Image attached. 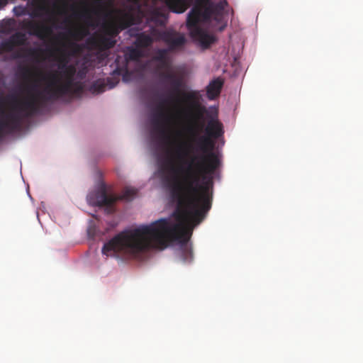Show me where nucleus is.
I'll return each instance as SVG.
<instances>
[{
	"instance_id": "obj_1",
	"label": "nucleus",
	"mask_w": 363,
	"mask_h": 363,
	"mask_svg": "<svg viewBox=\"0 0 363 363\" xmlns=\"http://www.w3.org/2000/svg\"><path fill=\"white\" fill-rule=\"evenodd\" d=\"M224 133L223 126L217 117L211 116L205 135L194 138L189 143L177 144L169 152L171 159L186 164L182 169V182L172 183L167 178L170 199L177 203L170 218H161L150 225L123 231L102 247L103 255L115 257L118 254L136 257L151 249L163 250L169 242L177 240L181 243V257L184 262L192 259V252L187 247L193 228L206 217L212 205L213 174L221 164L218 155L213 152L214 140Z\"/></svg>"
},
{
	"instance_id": "obj_2",
	"label": "nucleus",
	"mask_w": 363,
	"mask_h": 363,
	"mask_svg": "<svg viewBox=\"0 0 363 363\" xmlns=\"http://www.w3.org/2000/svg\"><path fill=\"white\" fill-rule=\"evenodd\" d=\"M160 69H165L167 72H161L160 77L163 82L169 84L170 89L168 94L167 99L164 100L163 103L169 101L179 102V96H182V101L186 105L188 111L192 113L195 123L194 126L189 129L191 133L194 134L195 130H201L203 127V123H198V121L203 118V113L206 112V108L200 103V95L196 91H182L181 89L184 86V79L182 76L171 71V65L168 59H163L160 65Z\"/></svg>"
},
{
	"instance_id": "obj_3",
	"label": "nucleus",
	"mask_w": 363,
	"mask_h": 363,
	"mask_svg": "<svg viewBox=\"0 0 363 363\" xmlns=\"http://www.w3.org/2000/svg\"><path fill=\"white\" fill-rule=\"evenodd\" d=\"M58 69L43 74L42 80L46 82V86L40 91L41 99L45 101H55L62 96L72 94L82 90L81 85L74 84L76 67L73 65H68L67 58L62 57L59 60Z\"/></svg>"
},
{
	"instance_id": "obj_4",
	"label": "nucleus",
	"mask_w": 363,
	"mask_h": 363,
	"mask_svg": "<svg viewBox=\"0 0 363 363\" xmlns=\"http://www.w3.org/2000/svg\"><path fill=\"white\" fill-rule=\"evenodd\" d=\"M196 5L190 11L186 19V26L193 38L198 40L202 47L207 48L216 41V38L201 28L199 23L201 18L206 21L213 18L219 21L228 6L226 0L215 3L212 0H196Z\"/></svg>"
},
{
	"instance_id": "obj_5",
	"label": "nucleus",
	"mask_w": 363,
	"mask_h": 363,
	"mask_svg": "<svg viewBox=\"0 0 363 363\" xmlns=\"http://www.w3.org/2000/svg\"><path fill=\"white\" fill-rule=\"evenodd\" d=\"M40 99L39 91L36 94L31 95L29 99L19 101L16 96L12 97V110L14 111L6 116V120L0 122V131L8 129L10 131L18 130L22 124L23 118H30L38 113L43 103L47 102Z\"/></svg>"
},
{
	"instance_id": "obj_6",
	"label": "nucleus",
	"mask_w": 363,
	"mask_h": 363,
	"mask_svg": "<svg viewBox=\"0 0 363 363\" xmlns=\"http://www.w3.org/2000/svg\"><path fill=\"white\" fill-rule=\"evenodd\" d=\"M33 5L36 6L33 16H42L47 15L48 16V21L51 25H47L44 23L35 22L30 20H24L21 23V27L23 29L29 30V34L35 35L40 40L48 38L53 32V28H57V18L53 15L52 11L48 6L49 0H32Z\"/></svg>"
},
{
	"instance_id": "obj_7",
	"label": "nucleus",
	"mask_w": 363,
	"mask_h": 363,
	"mask_svg": "<svg viewBox=\"0 0 363 363\" xmlns=\"http://www.w3.org/2000/svg\"><path fill=\"white\" fill-rule=\"evenodd\" d=\"M138 190L133 187H126L123 189L121 196L118 198L107 193L105 185H101L99 189L88 194V203L94 206H111L118 199L131 201L137 194Z\"/></svg>"
},
{
	"instance_id": "obj_8",
	"label": "nucleus",
	"mask_w": 363,
	"mask_h": 363,
	"mask_svg": "<svg viewBox=\"0 0 363 363\" xmlns=\"http://www.w3.org/2000/svg\"><path fill=\"white\" fill-rule=\"evenodd\" d=\"M160 39L168 46L169 50L182 49L186 43L185 36L174 30H164L160 34Z\"/></svg>"
},
{
	"instance_id": "obj_9",
	"label": "nucleus",
	"mask_w": 363,
	"mask_h": 363,
	"mask_svg": "<svg viewBox=\"0 0 363 363\" xmlns=\"http://www.w3.org/2000/svg\"><path fill=\"white\" fill-rule=\"evenodd\" d=\"M133 24V18L128 14L123 16L117 22H111L104 26L105 35L115 39L121 30Z\"/></svg>"
},
{
	"instance_id": "obj_10",
	"label": "nucleus",
	"mask_w": 363,
	"mask_h": 363,
	"mask_svg": "<svg viewBox=\"0 0 363 363\" xmlns=\"http://www.w3.org/2000/svg\"><path fill=\"white\" fill-rule=\"evenodd\" d=\"M27 43V37L24 33L16 32L7 40L1 42L0 45L1 52H11L16 46L25 45Z\"/></svg>"
},
{
	"instance_id": "obj_11",
	"label": "nucleus",
	"mask_w": 363,
	"mask_h": 363,
	"mask_svg": "<svg viewBox=\"0 0 363 363\" xmlns=\"http://www.w3.org/2000/svg\"><path fill=\"white\" fill-rule=\"evenodd\" d=\"M91 43L95 48L104 51L113 48L116 43V40L105 35H100L92 38Z\"/></svg>"
},
{
	"instance_id": "obj_12",
	"label": "nucleus",
	"mask_w": 363,
	"mask_h": 363,
	"mask_svg": "<svg viewBox=\"0 0 363 363\" xmlns=\"http://www.w3.org/2000/svg\"><path fill=\"white\" fill-rule=\"evenodd\" d=\"M224 81L220 77L211 80L206 86V94L209 100L216 99L220 94Z\"/></svg>"
},
{
	"instance_id": "obj_13",
	"label": "nucleus",
	"mask_w": 363,
	"mask_h": 363,
	"mask_svg": "<svg viewBox=\"0 0 363 363\" xmlns=\"http://www.w3.org/2000/svg\"><path fill=\"white\" fill-rule=\"evenodd\" d=\"M192 1L193 0H164V3L173 13H182L191 6Z\"/></svg>"
},
{
	"instance_id": "obj_14",
	"label": "nucleus",
	"mask_w": 363,
	"mask_h": 363,
	"mask_svg": "<svg viewBox=\"0 0 363 363\" xmlns=\"http://www.w3.org/2000/svg\"><path fill=\"white\" fill-rule=\"evenodd\" d=\"M118 83V80H113L111 78L107 79V84H106L104 81H97L93 85L91 89H93L94 92H96L97 94L102 93L105 91L106 86H108V89L113 88Z\"/></svg>"
},
{
	"instance_id": "obj_15",
	"label": "nucleus",
	"mask_w": 363,
	"mask_h": 363,
	"mask_svg": "<svg viewBox=\"0 0 363 363\" xmlns=\"http://www.w3.org/2000/svg\"><path fill=\"white\" fill-rule=\"evenodd\" d=\"M21 52H23L25 53V56L30 57L33 59H38L40 56V52H41V50L38 48H21L19 52L15 53L14 58L23 57L24 55L21 54Z\"/></svg>"
},
{
	"instance_id": "obj_16",
	"label": "nucleus",
	"mask_w": 363,
	"mask_h": 363,
	"mask_svg": "<svg viewBox=\"0 0 363 363\" xmlns=\"http://www.w3.org/2000/svg\"><path fill=\"white\" fill-rule=\"evenodd\" d=\"M152 43V38L144 33H139L136 37L135 44L138 47L146 48Z\"/></svg>"
},
{
	"instance_id": "obj_17",
	"label": "nucleus",
	"mask_w": 363,
	"mask_h": 363,
	"mask_svg": "<svg viewBox=\"0 0 363 363\" xmlns=\"http://www.w3.org/2000/svg\"><path fill=\"white\" fill-rule=\"evenodd\" d=\"M167 115L162 108H160L159 111L155 114L152 120L153 124L157 130L164 133V130L162 128V120L167 119Z\"/></svg>"
},
{
	"instance_id": "obj_18",
	"label": "nucleus",
	"mask_w": 363,
	"mask_h": 363,
	"mask_svg": "<svg viewBox=\"0 0 363 363\" xmlns=\"http://www.w3.org/2000/svg\"><path fill=\"white\" fill-rule=\"evenodd\" d=\"M87 34V29L83 27H80L74 30L70 29L68 30V35L75 40H81L84 37L86 36Z\"/></svg>"
},
{
	"instance_id": "obj_19",
	"label": "nucleus",
	"mask_w": 363,
	"mask_h": 363,
	"mask_svg": "<svg viewBox=\"0 0 363 363\" xmlns=\"http://www.w3.org/2000/svg\"><path fill=\"white\" fill-rule=\"evenodd\" d=\"M141 57V52L137 48H128L125 54L126 61H135Z\"/></svg>"
},
{
	"instance_id": "obj_20",
	"label": "nucleus",
	"mask_w": 363,
	"mask_h": 363,
	"mask_svg": "<svg viewBox=\"0 0 363 363\" xmlns=\"http://www.w3.org/2000/svg\"><path fill=\"white\" fill-rule=\"evenodd\" d=\"M13 12L16 16H21L26 14V9L23 6H16L13 8Z\"/></svg>"
},
{
	"instance_id": "obj_21",
	"label": "nucleus",
	"mask_w": 363,
	"mask_h": 363,
	"mask_svg": "<svg viewBox=\"0 0 363 363\" xmlns=\"http://www.w3.org/2000/svg\"><path fill=\"white\" fill-rule=\"evenodd\" d=\"M75 16H79L80 18H84L87 22L91 20V16L88 10L84 11L82 13H75Z\"/></svg>"
},
{
	"instance_id": "obj_22",
	"label": "nucleus",
	"mask_w": 363,
	"mask_h": 363,
	"mask_svg": "<svg viewBox=\"0 0 363 363\" xmlns=\"http://www.w3.org/2000/svg\"><path fill=\"white\" fill-rule=\"evenodd\" d=\"M163 59H167L166 57V50H161L159 51V54L156 57V60L157 61H159L160 62L163 60Z\"/></svg>"
},
{
	"instance_id": "obj_23",
	"label": "nucleus",
	"mask_w": 363,
	"mask_h": 363,
	"mask_svg": "<svg viewBox=\"0 0 363 363\" xmlns=\"http://www.w3.org/2000/svg\"><path fill=\"white\" fill-rule=\"evenodd\" d=\"M30 74V71L28 68L25 67L23 69V77L26 78L28 77Z\"/></svg>"
},
{
	"instance_id": "obj_24",
	"label": "nucleus",
	"mask_w": 363,
	"mask_h": 363,
	"mask_svg": "<svg viewBox=\"0 0 363 363\" xmlns=\"http://www.w3.org/2000/svg\"><path fill=\"white\" fill-rule=\"evenodd\" d=\"M88 233H89V235H91V236L94 235V233H92V228H89L88 229Z\"/></svg>"
},
{
	"instance_id": "obj_25",
	"label": "nucleus",
	"mask_w": 363,
	"mask_h": 363,
	"mask_svg": "<svg viewBox=\"0 0 363 363\" xmlns=\"http://www.w3.org/2000/svg\"><path fill=\"white\" fill-rule=\"evenodd\" d=\"M36 88H37V85H36V84H34V85H33V86L30 87V89H32V90H35Z\"/></svg>"
},
{
	"instance_id": "obj_26",
	"label": "nucleus",
	"mask_w": 363,
	"mask_h": 363,
	"mask_svg": "<svg viewBox=\"0 0 363 363\" xmlns=\"http://www.w3.org/2000/svg\"><path fill=\"white\" fill-rule=\"evenodd\" d=\"M0 113H1L3 114L4 113V109H3L1 106H0Z\"/></svg>"
},
{
	"instance_id": "obj_27",
	"label": "nucleus",
	"mask_w": 363,
	"mask_h": 363,
	"mask_svg": "<svg viewBox=\"0 0 363 363\" xmlns=\"http://www.w3.org/2000/svg\"><path fill=\"white\" fill-rule=\"evenodd\" d=\"M97 2H98L99 4H101V0H98V1H97Z\"/></svg>"
}]
</instances>
